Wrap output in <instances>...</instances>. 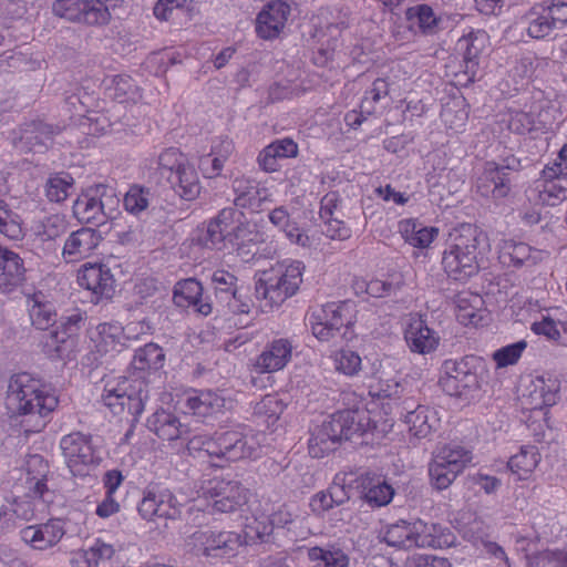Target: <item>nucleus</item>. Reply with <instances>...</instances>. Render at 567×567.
Here are the masks:
<instances>
[{
    "mask_svg": "<svg viewBox=\"0 0 567 567\" xmlns=\"http://www.w3.org/2000/svg\"><path fill=\"white\" fill-rule=\"evenodd\" d=\"M164 360L162 348L155 343H147L135 351L132 365L137 371L158 370L163 367Z\"/></svg>",
    "mask_w": 567,
    "mask_h": 567,
    "instance_id": "3c124183",
    "label": "nucleus"
},
{
    "mask_svg": "<svg viewBox=\"0 0 567 567\" xmlns=\"http://www.w3.org/2000/svg\"><path fill=\"white\" fill-rule=\"evenodd\" d=\"M303 270L302 261L285 259L261 271L255 284L257 299L269 309L281 306L299 290Z\"/></svg>",
    "mask_w": 567,
    "mask_h": 567,
    "instance_id": "20e7f679",
    "label": "nucleus"
},
{
    "mask_svg": "<svg viewBox=\"0 0 567 567\" xmlns=\"http://www.w3.org/2000/svg\"><path fill=\"white\" fill-rule=\"evenodd\" d=\"M247 494L237 480L213 477L202 483L194 507L209 514L234 513L246 504Z\"/></svg>",
    "mask_w": 567,
    "mask_h": 567,
    "instance_id": "423d86ee",
    "label": "nucleus"
},
{
    "mask_svg": "<svg viewBox=\"0 0 567 567\" xmlns=\"http://www.w3.org/2000/svg\"><path fill=\"white\" fill-rule=\"evenodd\" d=\"M406 18L413 25H417L423 33H432L437 25V18L427 4L409 8Z\"/></svg>",
    "mask_w": 567,
    "mask_h": 567,
    "instance_id": "e2e57ef3",
    "label": "nucleus"
},
{
    "mask_svg": "<svg viewBox=\"0 0 567 567\" xmlns=\"http://www.w3.org/2000/svg\"><path fill=\"white\" fill-rule=\"evenodd\" d=\"M225 405V399L218 393L207 390H190L184 395L183 406L186 412L197 416H208L219 412Z\"/></svg>",
    "mask_w": 567,
    "mask_h": 567,
    "instance_id": "c9c22d12",
    "label": "nucleus"
},
{
    "mask_svg": "<svg viewBox=\"0 0 567 567\" xmlns=\"http://www.w3.org/2000/svg\"><path fill=\"white\" fill-rule=\"evenodd\" d=\"M312 334L319 341H330L352 321V305L349 301L328 302L316 307L309 315Z\"/></svg>",
    "mask_w": 567,
    "mask_h": 567,
    "instance_id": "6e6552de",
    "label": "nucleus"
},
{
    "mask_svg": "<svg viewBox=\"0 0 567 567\" xmlns=\"http://www.w3.org/2000/svg\"><path fill=\"white\" fill-rule=\"evenodd\" d=\"M29 315L32 324L40 330H47L54 324L56 311L52 302L42 292L34 293L28 299Z\"/></svg>",
    "mask_w": 567,
    "mask_h": 567,
    "instance_id": "c03bdc74",
    "label": "nucleus"
},
{
    "mask_svg": "<svg viewBox=\"0 0 567 567\" xmlns=\"http://www.w3.org/2000/svg\"><path fill=\"white\" fill-rule=\"evenodd\" d=\"M103 85L109 97L118 103L135 102L140 99V89L127 74L106 76Z\"/></svg>",
    "mask_w": 567,
    "mask_h": 567,
    "instance_id": "a19ab883",
    "label": "nucleus"
},
{
    "mask_svg": "<svg viewBox=\"0 0 567 567\" xmlns=\"http://www.w3.org/2000/svg\"><path fill=\"white\" fill-rule=\"evenodd\" d=\"M60 447L65 464L73 475L83 476L101 462L99 451L94 447L92 436L81 432L63 435Z\"/></svg>",
    "mask_w": 567,
    "mask_h": 567,
    "instance_id": "1a4fd4ad",
    "label": "nucleus"
},
{
    "mask_svg": "<svg viewBox=\"0 0 567 567\" xmlns=\"http://www.w3.org/2000/svg\"><path fill=\"white\" fill-rule=\"evenodd\" d=\"M233 190L235 193V206L252 212H258L264 203L270 200L268 188L247 176L236 177L233 181Z\"/></svg>",
    "mask_w": 567,
    "mask_h": 567,
    "instance_id": "b1692460",
    "label": "nucleus"
},
{
    "mask_svg": "<svg viewBox=\"0 0 567 567\" xmlns=\"http://www.w3.org/2000/svg\"><path fill=\"white\" fill-rule=\"evenodd\" d=\"M460 473H462L461 470L447 465L446 461H442L435 455L429 465L431 483L437 489L447 488Z\"/></svg>",
    "mask_w": 567,
    "mask_h": 567,
    "instance_id": "603ef678",
    "label": "nucleus"
},
{
    "mask_svg": "<svg viewBox=\"0 0 567 567\" xmlns=\"http://www.w3.org/2000/svg\"><path fill=\"white\" fill-rule=\"evenodd\" d=\"M362 487L364 501L372 507L385 506L394 496V488L380 477H365Z\"/></svg>",
    "mask_w": 567,
    "mask_h": 567,
    "instance_id": "de8ad7c7",
    "label": "nucleus"
},
{
    "mask_svg": "<svg viewBox=\"0 0 567 567\" xmlns=\"http://www.w3.org/2000/svg\"><path fill=\"white\" fill-rule=\"evenodd\" d=\"M73 185L74 179L68 173L52 175L45 184V196L52 203H61L68 198Z\"/></svg>",
    "mask_w": 567,
    "mask_h": 567,
    "instance_id": "6e6d98bb",
    "label": "nucleus"
},
{
    "mask_svg": "<svg viewBox=\"0 0 567 567\" xmlns=\"http://www.w3.org/2000/svg\"><path fill=\"white\" fill-rule=\"evenodd\" d=\"M334 369L347 375L354 377L361 371V357L350 349H341L332 355Z\"/></svg>",
    "mask_w": 567,
    "mask_h": 567,
    "instance_id": "338daca9",
    "label": "nucleus"
},
{
    "mask_svg": "<svg viewBox=\"0 0 567 567\" xmlns=\"http://www.w3.org/2000/svg\"><path fill=\"white\" fill-rule=\"evenodd\" d=\"M133 327L123 328L118 322H103L95 329L92 340L101 353L120 352L132 338Z\"/></svg>",
    "mask_w": 567,
    "mask_h": 567,
    "instance_id": "c756f323",
    "label": "nucleus"
},
{
    "mask_svg": "<svg viewBox=\"0 0 567 567\" xmlns=\"http://www.w3.org/2000/svg\"><path fill=\"white\" fill-rule=\"evenodd\" d=\"M389 94V83L385 79H377L372 85L364 92L361 100L360 107L362 113L374 114L377 113V104L381 99Z\"/></svg>",
    "mask_w": 567,
    "mask_h": 567,
    "instance_id": "774afa93",
    "label": "nucleus"
},
{
    "mask_svg": "<svg viewBox=\"0 0 567 567\" xmlns=\"http://www.w3.org/2000/svg\"><path fill=\"white\" fill-rule=\"evenodd\" d=\"M298 153L297 144L290 138H282L267 145L258 155L259 167L268 173L279 169V161L295 157Z\"/></svg>",
    "mask_w": 567,
    "mask_h": 567,
    "instance_id": "58836bf2",
    "label": "nucleus"
},
{
    "mask_svg": "<svg viewBox=\"0 0 567 567\" xmlns=\"http://www.w3.org/2000/svg\"><path fill=\"white\" fill-rule=\"evenodd\" d=\"M370 426L367 412L360 410H342L331 414L317 427L309 439V453L321 457L333 450L334 444L349 440L354 434H363Z\"/></svg>",
    "mask_w": 567,
    "mask_h": 567,
    "instance_id": "39448f33",
    "label": "nucleus"
},
{
    "mask_svg": "<svg viewBox=\"0 0 567 567\" xmlns=\"http://www.w3.org/2000/svg\"><path fill=\"white\" fill-rule=\"evenodd\" d=\"M0 290L10 292L24 280V266L20 256L0 246Z\"/></svg>",
    "mask_w": 567,
    "mask_h": 567,
    "instance_id": "f704fd0d",
    "label": "nucleus"
},
{
    "mask_svg": "<svg viewBox=\"0 0 567 567\" xmlns=\"http://www.w3.org/2000/svg\"><path fill=\"white\" fill-rule=\"evenodd\" d=\"M291 14L290 4L284 0H271L258 12L255 31L262 40H274L284 32Z\"/></svg>",
    "mask_w": 567,
    "mask_h": 567,
    "instance_id": "2eb2a0df",
    "label": "nucleus"
},
{
    "mask_svg": "<svg viewBox=\"0 0 567 567\" xmlns=\"http://www.w3.org/2000/svg\"><path fill=\"white\" fill-rule=\"evenodd\" d=\"M102 234L91 227H82L72 231L65 239L62 248V258L65 262H79L89 258L101 244Z\"/></svg>",
    "mask_w": 567,
    "mask_h": 567,
    "instance_id": "412c9836",
    "label": "nucleus"
},
{
    "mask_svg": "<svg viewBox=\"0 0 567 567\" xmlns=\"http://www.w3.org/2000/svg\"><path fill=\"white\" fill-rule=\"evenodd\" d=\"M114 554L113 545L95 539L89 548L76 554L73 563L76 567H97L101 561L111 559Z\"/></svg>",
    "mask_w": 567,
    "mask_h": 567,
    "instance_id": "09e8293b",
    "label": "nucleus"
},
{
    "mask_svg": "<svg viewBox=\"0 0 567 567\" xmlns=\"http://www.w3.org/2000/svg\"><path fill=\"white\" fill-rule=\"evenodd\" d=\"M173 300L177 307L194 308L203 316L212 313V305L203 299V287L196 279L189 278L175 285Z\"/></svg>",
    "mask_w": 567,
    "mask_h": 567,
    "instance_id": "7c9ffc66",
    "label": "nucleus"
},
{
    "mask_svg": "<svg viewBox=\"0 0 567 567\" xmlns=\"http://www.w3.org/2000/svg\"><path fill=\"white\" fill-rule=\"evenodd\" d=\"M292 350L293 344L290 339H275L256 358L255 368L261 373L279 371L291 360Z\"/></svg>",
    "mask_w": 567,
    "mask_h": 567,
    "instance_id": "bb28decb",
    "label": "nucleus"
},
{
    "mask_svg": "<svg viewBox=\"0 0 567 567\" xmlns=\"http://www.w3.org/2000/svg\"><path fill=\"white\" fill-rule=\"evenodd\" d=\"M141 401L136 389L132 386L131 381L126 378L107 382L102 394V402L114 414H120L126 409L131 414L138 413Z\"/></svg>",
    "mask_w": 567,
    "mask_h": 567,
    "instance_id": "6ab92c4d",
    "label": "nucleus"
},
{
    "mask_svg": "<svg viewBox=\"0 0 567 567\" xmlns=\"http://www.w3.org/2000/svg\"><path fill=\"white\" fill-rule=\"evenodd\" d=\"M120 199L112 188L97 185L78 196L73 214L81 223L101 226L117 214Z\"/></svg>",
    "mask_w": 567,
    "mask_h": 567,
    "instance_id": "0eeeda50",
    "label": "nucleus"
},
{
    "mask_svg": "<svg viewBox=\"0 0 567 567\" xmlns=\"http://www.w3.org/2000/svg\"><path fill=\"white\" fill-rule=\"evenodd\" d=\"M403 409L406 410L404 422L408 425L409 432L415 437H426L437 425L435 412L426 405L417 404L405 399Z\"/></svg>",
    "mask_w": 567,
    "mask_h": 567,
    "instance_id": "473e14b6",
    "label": "nucleus"
},
{
    "mask_svg": "<svg viewBox=\"0 0 567 567\" xmlns=\"http://www.w3.org/2000/svg\"><path fill=\"white\" fill-rule=\"evenodd\" d=\"M404 339L409 349L419 354L435 351L440 343L439 334L421 317L410 318L404 329Z\"/></svg>",
    "mask_w": 567,
    "mask_h": 567,
    "instance_id": "393cba45",
    "label": "nucleus"
},
{
    "mask_svg": "<svg viewBox=\"0 0 567 567\" xmlns=\"http://www.w3.org/2000/svg\"><path fill=\"white\" fill-rule=\"evenodd\" d=\"M229 224L230 245L240 248L247 244L265 241V234L258 229L257 223L248 220L245 214L236 208Z\"/></svg>",
    "mask_w": 567,
    "mask_h": 567,
    "instance_id": "4c0bfd02",
    "label": "nucleus"
},
{
    "mask_svg": "<svg viewBox=\"0 0 567 567\" xmlns=\"http://www.w3.org/2000/svg\"><path fill=\"white\" fill-rule=\"evenodd\" d=\"M484 240V233L473 224H462L450 233L442 254V267L449 278L464 281L477 274L478 246Z\"/></svg>",
    "mask_w": 567,
    "mask_h": 567,
    "instance_id": "7ed1b4c3",
    "label": "nucleus"
},
{
    "mask_svg": "<svg viewBox=\"0 0 567 567\" xmlns=\"http://www.w3.org/2000/svg\"><path fill=\"white\" fill-rule=\"evenodd\" d=\"M268 219L276 228L285 234L286 238L291 244L302 248H310L312 246L313 240L291 219L287 207L279 206L274 208L269 212Z\"/></svg>",
    "mask_w": 567,
    "mask_h": 567,
    "instance_id": "e433bc0d",
    "label": "nucleus"
},
{
    "mask_svg": "<svg viewBox=\"0 0 567 567\" xmlns=\"http://www.w3.org/2000/svg\"><path fill=\"white\" fill-rule=\"evenodd\" d=\"M243 543L245 539L233 532L197 530L187 538L186 546L197 555L221 556L234 553Z\"/></svg>",
    "mask_w": 567,
    "mask_h": 567,
    "instance_id": "ddd939ff",
    "label": "nucleus"
},
{
    "mask_svg": "<svg viewBox=\"0 0 567 567\" xmlns=\"http://www.w3.org/2000/svg\"><path fill=\"white\" fill-rule=\"evenodd\" d=\"M525 558L527 567H567V549H545Z\"/></svg>",
    "mask_w": 567,
    "mask_h": 567,
    "instance_id": "13d9d810",
    "label": "nucleus"
},
{
    "mask_svg": "<svg viewBox=\"0 0 567 567\" xmlns=\"http://www.w3.org/2000/svg\"><path fill=\"white\" fill-rule=\"evenodd\" d=\"M147 427L163 441L186 439L189 427L174 413L164 409L157 410L147 419Z\"/></svg>",
    "mask_w": 567,
    "mask_h": 567,
    "instance_id": "cd10ccee",
    "label": "nucleus"
},
{
    "mask_svg": "<svg viewBox=\"0 0 567 567\" xmlns=\"http://www.w3.org/2000/svg\"><path fill=\"white\" fill-rule=\"evenodd\" d=\"M501 257L509 259L513 266L520 267L534 265L542 260L543 251L533 249L529 245L513 239L503 240L501 247Z\"/></svg>",
    "mask_w": 567,
    "mask_h": 567,
    "instance_id": "79ce46f5",
    "label": "nucleus"
},
{
    "mask_svg": "<svg viewBox=\"0 0 567 567\" xmlns=\"http://www.w3.org/2000/svg\"><path fill=\"white\" fill-rule=\"evenodd\" d=\"M488 37L483 30H471L456 42V51L463 56L465 73L475 76L478 58L487 45Z\"/></svg>",
    "mask_w": 567,
    "mask_h": 567,
    "instance_id": "2f4dec72",
    "label": "nucleus"
},
{
    "mask_svg": "<svg viewBox=\"0 0 567 567\" xmlns=\"http://www.w3.org/2000/svg\"><path fill=\"white\" fill-rule=\"evenodd\" d=\"M58 131L47 123L33 121L11 132L13 146L20 152H44Z\"/></svg>",
    "mask_w": 567,
    "mask_h": 567,
    "instance_id": "dca6fc26",
    "label": "nucleus"
},
{
    "mask_svg": "<svg viewBox=\"0 0 567 567\" xmlns=\"http://www.w3.org/2000/svg\"><path fill=\"white\" fill-rule=\"evenodd\" d=\"M293 513L288 505H280L274 511L269 517V524H264L255 519V525H247L245 528V544L249 545L257 540L262 542L266 536H269L275 527L284 528L293 522Z\"/></svg>",
    "mask_w": 567,
    "mask_h": 567,
    "instance_id": "72a5a7b5",
    "label": "nucleus"
},
{
    "mask_svg": "<svg viewBox=\"0 0 567 567\" xmlns=\"http://www.w3.org/2000/svg\"><path fill=\"white\" fill-rule=\"evenodd\" d=\"M59 404L55 392L29 373L10 378L6 395V408L11 417H21L24 432H40L48 417Z\"/></svg>",
    "mask_w": 567,
    "mask_h": 567,
    "instance_id": "f257e3e1",
    "label": "nucleus"
},
{
    "mask_svg": "<svg viewBox=\"0 0 567 567\" xmlns=\"http://www.w3.org/2000/svg\"><path fill=\"white\" fill-rule=\"evenodd\" d=\"M535 190L542 204L556 206L567 199V178L547 177L542 173V178L536 182Z\"/></svg>",
    "mask_w": 567,
    "mask_h": 567,
    "instance_id": "37998d69",
    "label": "nucleus"
},
{
    "mask_svg": "<svg viewBox=\"0 0 567 567\" xmlns=\"http://www.w3.org/2000/svg\"><path fill=\"white\" fill-rule=\"evenodd\" d=\"M527 348V341L519 340L517 342L504 346L492 353L496 369H504L516 364Z\"/></svg>",
    "mask_w": 567,
    "mask_h": 567,
    "instance_id": "69168bd1",
    "label": "nucleus"
},
{
    "mask_svg": "<svg viewBox=\"0 0 567 567\" xmlns=\"http://www.w3.org/2000/svg\"><path fill=\"white\" fill-rule=\"evenodd\" d=\"M434 455L442 461H446L447 465L461 471L472 461V452L456 443L441 446Z\"/></svg>",
    "mask_w": 567,
    "mask_h": 567,
    "instance_id": "680f3d73",
    "label": "nucleus"
},
{
    "mask_svg": "<svg viewBox=\"0 0 567 567\" xmlns=\"http://www.w3.org/2000/svg\"><path fill=\"white\" fill-rule=\"evenodd\" d=\"M311 561L318 563V567H348V556L339 548L312 547L308 550Z\"/></svg>",
    "mask_w": 567,
    "mask_h": 567,
    "instance_id": "bf43d9fd",
    "label": "nucleus"
},
{
    "mask_svg": "<svg viewBox=\"0 0 567 567\" xmlns=\"http://www.w3.org/2000/svg\"><path fill=\"white\" fill-rule=\"evenodd\" d=\"M235 208L228 207L219 212L198 235V243L209 249L220 250L230 244L229 223L233 220Z\"/></svg>",
    "mask_w": 567,
    "mask_h": 567,
    "instance_id": "a878e982",
    "label": "nucleus"
},
{
    "mask_svg": "<svg viewBox=\"0 0 567 567\" xmlns=\"http://www.w3.org/2000/svg\"><path fill=\"white\" fill-rule=\"evenodd\" d=\"M539 460L540 456L536 446H522L520 451L509 458L508 468L519 480H524L536 468Z\"/></svg>",
    "mask_w": 567,
    "mask_h": 567,
    "instance_id": "8fccbe9b",
    "label": "nucleus"
},
{
    "mask_svg": "<svg viewBox=\"0 0 567 567\" xmlns=\"http://www.w3.org/2000/svg\"><path fill=\"white\" fill-rule=\"evenodd\" d=\"M167 181L174 190L184 199L193 200L200 193V184L194 166L188 163Z\"/></svg>",
    "mask_w": 567,
    "mask_h": 567,
    "instance_id": "a18cd8bd",
    "label": "nucleus"
},
{
    "mask_svg": "<svg viewBox=\"0 0 567 567\" xmlns=\"http://www.w3.org/2000/svg\"><path fill=\"white\" fill-rule=\"evenodd\" d=\"M79 286L90 291L95 301L111 299L115 292L116 280L109 266L101 262H86L76 272Z\"/></svg>",
    "mask_w": 567,
    "mask_h": 567,
    "instance_id": "4468645a",
    "label": "nucleus"
},
{
    "mask_svg": "<svg viewBox=\"0 0 567 567\" xmlns=\"http://www.w3.org/2000/svg\"><path fill=\"white\" fill-rule=\"evenodd\" d=\"M260 436L244 425L219 429L213 435L198 434L188 440L187 450L205 452L210 457L236 462L257 458L261 454Z\"/></svg>",
    "mask_w": 567,
    "mask_h": 567,
    "instance_id": "f03ea898",
    "label": "nucleus"
},
{
    "mask_svg": "<svg viewBox=\"0 0 567 567\" xmlns=\"http://www.w3.org/2000/svg\"><path fill=\"white\" fill-rule=\"evenodd\" d=\"M509 165L487 162L475 184L476 193L495 200L505 198L511 192Z\"/></svg>",
    "mask_w": 567,
    "mask_h": 567,
    "instance_id": "a211bd4d",
    "label": "nucleus"
},
{
    "mask_svg": "<svg viewBox=\"0 0 567 567\" xmlns=\"http://www.w3.org/2000/svg\"><path fill=\"white\" fill-rule=\"evenodd\" d=\"M518 23L524 25L526 34L535 40H544L561 28L549 2L530 7L518 18Z\"/></svg>",
    "mask_w": 567,
    "mask_h": 567,
    "instance_id": "f3484780",
    "label": "nucleus"
},
{
    "mask_svg": "<svg viewBox=\"0 0 567 567\" xmlns=\"http://www.w3.org/2000/svg\"><path fill=\"white\" fill-rule=\"evenodd\" d=\"M48 473L49 465L41 455L34 454L27 458L19 480L25 486V496L28 498H42L45 502L48 501L45 497L49 493L45 483Z\"/></svg>",
    "mask_w": 567,
    "mask_h": 567,
    "instance_id": "4be33fe9",
    "label": "nucleus"
},
{
    "mask_svg": "<svg viewBox=\"0 0 567 567\" xmlns=\"http://www.w3.org/2000/svg\"><path fill=\"white\" fill-rule=\"evenodd\" d=\"M439 384L451 396L466 395L478 389L477 375L471 371L467 359L445 360L440 370Z\"/></svg>",
    "mask_w": 567,
    "mask_h": 567,
    "instance_id": "f8f14e48",
    "label": "nucleus"
},
{
    "mask_svg": "<svg viewBox=\"0 0 567 567\" xmlns=\"http://www.w3.org/2000/svg\"><path fill=\"white\" fill-rule=\"evenodd\" d=\"M544 127V122L540 120L536 110L526 111H512L508 120V128L517 134H525L532 131H538Z\"/></svg>",
    "mask_w": 567,
    "mask_h": 567,
    "instance_id": "864d4df0",
    "label": "nucleus"
},
{
    "mask_svg": "<svg viewBox=\"0 0 567 567\" xmlns=\"http://www.w3.org/2000/svg\"><path fill=\"white\" fill-rule=\"evenodd\" d=\"M560 390V381L556 375L543 374L533 378L527 386V399L530 409L540 410L556 404Z\"/></svg>",
    "mask_w": 567,
    "mask_h": 567,
    "instance_id": "c85d7f7f",
    "label": "nucleus"
},
{
    "mask_svg": "<svg viewBox=\"0 0 567 567\" xmlns=\"http://www.w3.org/2000/svg\"><path fill=\"white\" fill-rule=\"evenodd\" d=\"M411 533V522L399 520L389 525L381 533V538L389 546L410 549L412 548Z\"/></svg>",
    "mask_w": 567,
    "mask_h": 567,
    "instance_id": "5fc2aeb1",
    "label": "nucleus"
},
{
    "mask_svg": "<svg viewBox=\"0 0 567 567\" xmlns=\"http://www.w3.org/2000/svg\"><path fill=\"white\" fill-rule=\"evenodd\" d=\"M52 11L56 17L89 25L105 24L110 20L109 9L101 0H56Z\"/></svg>",
    "mask_w": 567,
    "mask_h": 567,
    "instance_id": "9d476101",
    "label": "nucleus"
},
{
    "mask_svg": "<svg viewBox=\"0 0 567 567\" xmlns=\"http://www.w3.org/2000/svg\"><path fill=\"white\" fill-rule=\"evenodd\" d=\"M188 163L186 155L175 147L164 150L157 161L158 171L166 178L175 175Z\"/></svg>",
    "mask_w": 567,
    "mask_h": 567,
    "instance_id": "0e129e2a",
    "label": "nucleus"
},
{
    "mask_svg": "<svg viewBox=\"0 0 567 567\" xmlns=\"http://www.w3.org/2000/svg\"><path fill=\"white\" fill-rule=\"evenodd\" d=\"M398 228L406 244L420 249L429 248L439 236L436 227L425 226L415 218L400 220Z\"/></svg>",
    "mask_w": 567,
    "mask_h": 567,
    "instance_id": "ea45409f",
    "label": "nucleus"
},
{
    "mask_svg": "<svg viewBox=\"0 0 567 567\" xmlns=\"http://www.w3.org/2000/svg\"><path fill=\"white\" fill-rule=\"evenodd\" d=\"M152 199L153 195L150 188L142 187L140 185H133L126 192L123 199V205L126 212L137 216L148 208Z\"/></svg>",
    "mask_w": 567,
    "mask_h": 567,
    "instance_id": "052dcab7",
    "label": "nucleus"
},
{
    "mask_svg": "<svg viewBox=\"0 0 567 567\" xmlns=\"http://www.w3.org/2000/svg\"><path fill=\"white\" fill-rule=\"evenodd\" d=\"M137 512L145 520L176 519L181 515L182 505L168 488L148 486L143 492Z\"/></svg>",
    "mask_w": 567,
    "mask_h": 567,
    "instance_id": "9b49d317",
    "label": "nucleus"
},
{
    "mask_svg": "<svg viewBox=\"0 0 567 567\" xmlns=\"http://www.w3.org/2000/svg\"><path fill=\"white\" fill-rule=\"evenodd\" d=\"M68 230V220L63 215L52 214L39 220L31 226V231L35 240L41 243L52 241L65 234Z\"/></svg>",
    "mask_w": 567,
    "mask_h": 567,
    "instance_id": "49530a36",
    "label": "nucleus"
},
{
    "mask_svg": "<svg viewBox=\"0 0 567 567\" xmlns=\"http://www.w3.org/2000/svg\"><path fill=\"white\" fill-rule=\"evenodd\" d=\"M352 288L357 296L367 295L373 298H383L394 293L398 287L380 279L365 280L358 278L353 281Z\"/></svg>",
    "mask_w": 567,
    "mask_h": 567,
    "instance_id": "4d7b16f0",
    "label": "nucleus"
},
{
    "mask_svg": "<svg viewBox=\"0 0 567 567\" xmlns=\"http://www.w3.org/2000/svg\"><path fill=\"white\" fill-rule=\"evenodd\" d=\"M21 539L33 549L45 550L55 546L64 536V524L60 519H50L47 523L30 525L21 530Z\"/></svg>",
    "mask_w": 567,
    "mask_h": 567,
    "instance_id": "5701e85b",
    "label": "nucleus"
},
{
    "mask_svg": "<svg viewBox=\"0 0 567 567\" xmlns=\"http://www.w3.org/2000/svg\"><path fill=\"white\" fill-rule=\"evenodd\" d=\"M411 532L412 548H449L456 544L455 534L440 524L417 519L411 522Z\"/></svg>",
    "mask_w": 567,
    "mask_h": 567,
    "instance_id": "aec40b11",
    "label": "nucleus"
}]
</instances>
